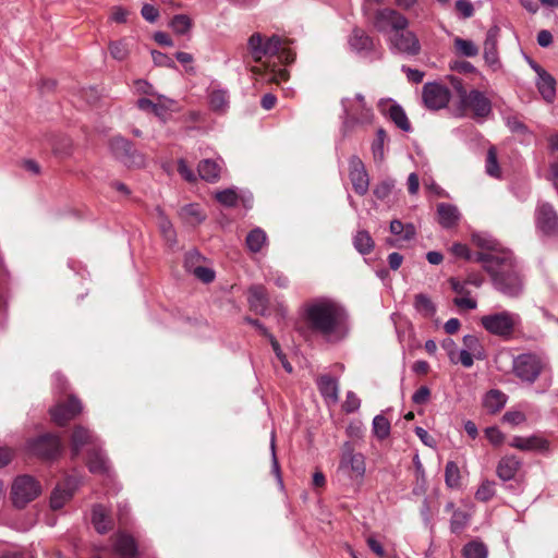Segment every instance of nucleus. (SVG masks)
<instances>
[{
    "instance_id": "obj_1",
    "label": "nucleus",
    "mask_w": 558,
    "mask_h": 558,
    "mask_svg": "<svg viewBox=\"0 0 558 558\" xmlns=\"http://www.w3.org/2000/svg\"><path fill=\"white\" fill-rule=\"evenodd\" d=\"M306 319L311 329L329 342H338L349 333L348 314L336 301L318 299L307 305Z\"/></svg>"
},
{
    "instance_id": "obj_33",
    "label": "nucleus",
    "mask_w": 558,
    "mask_h": 558,
    "mask_svg": "<svg viewBox=\"0 0 558 558\" xmlns=\"http://www.w3.org/2000/svg\"><path fill=\"white\" fill-rule=\"evenodd\" d=\"M555 85H556L555 80L550 74H548L546 71H542L539 73L538 81H537V88H538L541 95L543 96V98L548 102L553 101V99L555 97V94H556Z\"/></svg>"
},
{
    "instance_id": "obj_17",
    "label": "nucleus",
    "mask_w": 558,
    "mask_h": 558,
    "mask_svg": "<svg viewBox=\"0 0 558 558\" xmlns=\"http://www.w3.org/2000/svg\"><path fill=\"white\" fill-rule=\"evenodd\" d=\"M349 178L356 194L365 195L369 187V178L363 161L357 156L349 159Z\"/></svg>"
},
{
    "instance_id": "obj_62",
    "label": "nucleus",
    "mask_w": 558,
    "mask_h": 558,
    "mask_svg": "<svg viewBox=\"0 0 558 558\" xmlns=\"http://www.w3.org/2000/svg\"><path fill=\"white\" fill-rule=\"evenodd\" d=\"M456 9L464 19L471 17L474 13L473 4L469 0H458L456 2Z\"/></svg>"
},
{
    "instance_id": "obj_34",
    "label": "nucleus",
    "mask_w": 558,
    "mask_h": 558,
    "mask_svg": "<svg viewBox=\"0 0 558 558\" xmlns=\"http://www.w3.org/2000/svg\"><path fill=\"white\" fill-rule=\"evenodd\" d=\"M506 402V395L496 389L489 390L484 398V407L490 413H495L501 410Z\"/></svg>"
},
{
    "instance_id": "obj_52",
    "label": "nucleus",
    "mask_w": 558,
    "mask_h": 558,
    "mask_svg": "<svg viewBox=\"0 0 558 558\" xmlns=\"http://www.w3.org/2000/svg\"><path fill=\"white\" fill-rule=\"evenodd\" d=\"M495 484L490 481H485L481 484L475 493V497L481 501H488L495 494Z\"/></svg>"
},
{
    "instance_id": "obj_25",
    "label": "nucleus",
    "mask_w": 558,
    "mask_h": 558,
    "mask_svg": "<svg viewBox=\"0 0 558 558\" xmlns=\"http://www.w3.org/2000/svg\"><path fill=\"white\" fill-rule=\"evenodd\" d=\"M248 303L256 314L264 315L267 310L268 299L263 286H252L248 290Z\"/></svg>"
},
{
    "instance_id": "obj_58",
    "label": "nucleus",
    "mask_w": 558,
    "mask_h": 558,
    "mask_svg": "<svg viewBox=\"0 0 558 558\" xmlns=\"http://www.w3.org/2000/svg\"><path fill=\"white\" fill-rule=\"evenodd\" d=\"M453 303L456 306L463 310H475L477 306V302L470 298V295L457 296L453 299Z\"/></svg>"
},
{
    "instance_id": "obj_42",
    "label": "nucleus",
    "mask_w": 558,
    "mask_h": 558,
    "mask_svg": "<svg viewBox=\"0 0 558 558\" xmlns=\"http://www.w3.org/2000/svg\"><path fill=\"white\" fill-rule=\"evenodd\" d=\"M453 43L457 52L463 57L473 58L480 52L477 45L472 40L457 37Z\"/></svg>"
},
{
    "instance_id": "obj_50",
    "label": "nucleus",
    "mask_w": 558,
    "mask_h": 558,
    "mask_svg": "<svg viewBox=\"0 0 558 558\" xmlns=\"http://www.w3.org/2000/svg\"><path fill=\"white\" fill-rule=\"evenodd\" d=\"M486 172L488 175L498 178L500 174L498 161H497V154L496 149L494 147H490L487 151V158H486Z\"/></svg>"
},
{
    "instance_id": "obj_32",
    "label": "nucleus",
    "mask_w": 558,
    "mask_h": 558,
    "mask_svg": "<svg viewBox=\"0 0 558 558\" xmlns=\"http://www.w3.org/2000/svg\"><path fill=\"white\" fill-rule=\"evenodd\" d=\"M197 170L203 180L215 182L220 177L221 166L215 160L205 159L199 162Z\"/></svg>"
},
{
    "instance_id": "obj_6",
    "label": "nucleus",
    "mask_w": 558,
    "mask_h": 558,
    "mask_svg": "<svg viewBox=\"0 0 558 558\" xmlns=\"http://www.w3.org/2000/svg\"><path fill=\"white\" fill-rule=\"evenodd\" d=\"M281 49V38L277 35L265 37L260 33H254L247 40L248 54L255 62L276 56Z\"/></svg>"
},
{
    "instance_id": "obj_47",
    "label": "nucleus",
    "mask_w": 558,
    "mask_h": 558,
    "mask_svg": "<svg viewBox=\"0 0 558 558\" xmlns=\"http://www.w3.org/2000/svg\"><path fill=\"white\" fill-rule=\"evenodd\" d=\"M463 554L465 558H486L487 549L480 542H471L464 546Z\"/></svg>"
},
{
    "instance_id": "obj_37",
    "label": "nucleus",
    "mask_w": 558,
    "mask_h": 558,
    "mask_svg": "<svg viewBox=\"0 0 558 558\" xmlns=\"http://www.w3.org/2000/svg\"><path fill=\"white\" fill-rule=\"evenodd\" d=\"M267 242V235L260 228L253 229L246 236V245L253 253L259 252Z\"/></svg>"
},
{
    "instance_id": "obj_35",
    "label": "nucleus",
    "mask_w": 558,
    "mask_h": 558,
    "mask_svg": "<svg viewBox=\"0 0 558 558\" xmlns=\"http://www.w3.org/2000/svg\"><path fill=\"white\" fill-rule=\"evenodd\" d=\"M354 248L362 255L369 254L375 246L371 234L365 230H360L353 236Z\"/></svg>"
},
{
    "instance_id": "obj_16",
    "label": "nucleus",
    "mask_w": 558,
    "mask_h": 558,
    "mask_svg": "<svg viewBox=\"0 0 558 558\" xmlns=\"http://www.w3.org/2000/svg\"><path fill=\"white\" fill-rule=\"evenodd\" d=\"M82 410L81 401L76 397L71 396L66 402H59L51 408L50 414L53 422L62 426L73 420Z\"/></svg>"
},
{
    "instance_id": "obj_20",
    "label": "nucleus",
    "mask_w": 558,
    "mask_h": 558,
    "mask_svg": "<svg viewBox=\"0 0 558 558\" xmlns=\"http://www.w3.org/2000/svg\"><path fill=\"white\" fill-rule=\"evenodd\" d=\"M112 547L113 553L120 558H134L137 551L134 538L124 532H118L112 537Z\"/></svg>"
},
{
    "instance_id": "obj_12",
    "label": "nucleus",
    "mask_w": 558,
    "mask_h": 558,
    "mask_svg": "<svg viewBox=\"0 0 558 558\" xmlns=\"http://www.w3.org/2000/svg\"><path fill=\"white\" fill-rule=\"evenodd\" d=\"M339 471L348 473L350 477L362 478L365 474V459L362 453L354 452L350 442H345L341 449Z\"/></svg>"
},
{
    "instance_id": "obj_49",
    "label": "nucleus",
    "mask_w": 558,
    "mask_h": 558,
    "mask_svg": "<svg viewBox=\"0 0 558 558\" xmlns=\"http://www.w3.org/2000/svg\"><path fill=\"white\" fill-rule=\"evenodd\" d=\"M393 187V180H384L374 186L373 193L377 199L386 201L392 193Z\"/></svg>"
},
{
    "instance_id": "obj_46",
    "label": "nucleus",
    "mask_w": 558,
    "mask_h": 558,
    "mask_svg": "<svg viewBox=\"0 0 558 558\" xmlns=\"http://www.w3.org/2000/svg\"><path fill=\"white\" fill-rule=\"evenodd\" d=\"M460 470L457 463L453 461H449L446 464L445 469V482L446 484L451 487H458L460 485Z\"/></svg>"
},
{
    "instance_id": "obj_57",
    "label": "nucleus",
    "mask_w": 558,
    "mask_h": 558,
    "mask_svg": "<svg viewBox=\"0 0 558 558\" xmlns=\"http://www.w3.org/2000/svg\"><path fill=\"white\" fill-rule=\"evenodd\" d=\"M463 344L465 350H470L474 355L480 354L481 344L476 336L466 335L463 337Z\"/></svg>"
},
{
    "instance_id": "obj_11",
    "label": "nucleus",
    "mask_w": 558,
    "mask_h": 558,
    "mask_svg": "<svg viewBox=\"0 0 558 558\" xmlns=\"http://www.w3.org/2000/svg\"><path fill=\"white\" fill-rule=\"evenodd\" d=\"M27 450L41 459H54L62 451L61 439L52 434H45L27 442Z\"/></svg>"
},
{
    "instance_id": "obj_36",
    "label": "nucleus",
    "mask_w": 558,
    "mask_h": 558,
    "mask_svg": "<svg viewBox=\"0 0 558 558\" xmlns=\"http://www.w3.org/2000/svg\"><path fill=\"white\" fill-rule=\"evenodd\" d=\"M179 215L185 222L191 225H198L205 219V215L197 204L185 205L181 208Z\"/></svg>"
},
{
    "instance_id": "obj_21",
    "label": "nucleus",
    "mask_w": 558,
    "mask_h": 558,
    "mask_svg": "<svg viewBox=\"0 0 558 558\" xmlns=\"http://www.w3.org/2000/svg\"><path fill=\"white\" fill-rule=\"evenodd\" d=\"M499 34H500V28L497 25L492 26L486 33L483 56H484L486 63L490 66H495L499 62L498 50H497Z\"/></svg>"
},
{
    "instance_id": "obj_48",
    "label": "nucleus",
    "mask_w": 558,
    "mask_h": 558,
    "mask_svg": "<svg viewBox=\"0 0 558 558\" xmlns=\"http://www.w3.org/2000/svg\"><path fill=\"white\" fill-rule=\"evenodd\" d=\"M216 199L223 206L233 207L239 202V194L234 189H226L216 193Z\"/></svg>"
},
{
    "instance_id": "obj_54",
    "label": "nucleus",
    "mask_w": 558,
    "mask_h": 558,
    "mask_svg": "<svg viewBox=\"0 0 558 558\" xmlns=\"http://www.w3.org/2000/svg\"><path fill=\"white\" fill-rule=\"evenodd\" d=\"M193 275L204 283H209L215 279V271L211 268L204 266L203 264L194 269Z\"/></svg>"
},
{
    "instance_id": "obj_64",
    "label": "nucleus",
    "mask_w": 558,
    "mask_h": 558,
    "mask_svg": "<svg viewBox=\"0 0 558 558\" xmlns=\"http://www.w3.org/2000/svg\"><path fill=\"white\" fill-rule=\"evenodd\" d=\"M430 390L426 386L420 387L412 396V401L416 404H424L428 401Z\"/></svg>"
},
{
    "instance_id": "obj_59",
    "label": "nucleus",
    "mask_w": 558,
    "mask_h": 558,
    "mask_svg": "<svg viewBox=\"0 0 558 558\" xmlns=\"http://www.w3.org/2000/svg\"><path fill=\"white\" fill-rule=\"evenodd\" d=\"M449 283L451 289L458 294V296L470 295L471 292L468 289V282L465 280L460 281L456 278H450Z\"/></svg>"
},
{
    "instance_id": "obj_56",
    "label": "nucleus",
    "mask_w": 558,
    "mask_h": 558,
    "mask_svg": "<svg viewBox=\"0 0 558 558\" xmlns=\"http://www.w3.org/2000/svg\"><path fill=\"white\" fill-rule=\"evenodd\" d=\"M360 405H361V401L357 398V396L354 392L349 391L347 393V398L343 403V410L347 413H352V412H355L356 410H359Z\"/></svg>"
},
{
    "instance_id": "obj_5",
    "label": "nucleus",
    "mask_w": 558,
    "mask_h": 558,
    "mask_svg": "<svg viewBox=\"0 0 558 558\" xmlns=\"http://www.w3.org/2000/svg\"><path fill=\"white\" fill-rule=\"evenodd\" d=\"M40 493L41 485L31 475H19L12 483V501L17 508H24L28 502L36 499Z\"/></svg>"
},
{
    "instance_id": "obj_40",
    "label": "nucleus",
    "mask_w": 558,
    "mask_h": 558,
    "mask_svg": "<svg viewBox=\"0 0 558 558\" xmlns=\"http://www.w3.org/2000/svg\"><path fill=\"white\" fill-rule=\"evenodd\" d=\"M415 310L424 317L430 318L436 313V307L432 300L425 294H416L414 300Z\"/></svg>"
},
{
    "instance_id": "obj_18",
    "label": "nucleus",
    "mask_w": 558,
    "mask_h": 558,
    "mask_svg": "<svg viewBox=\"0 0 558 558\" xmlns=\"http://www.w3.org/2000/svg\"><path fill=\"white\" fill-rule=\"evenodd\" d=\"M80 482L74 476L66 477L63 482L59 483L50 496V507L53 510L61 509L74 495Z\"/></svg>"
},
{
    "instance_id": "obj_24",
    "label": "nucleus",
    "mask_w": 558,
    "mask_h": 558,
    "mask_svg": "<svg viewBox=\"0 0 558 558\" xmlns=\"http://www.w3.org/2000/svg\"><path fill=\"white\" fill-rule=\"evenodd\" d=\"M92 523L99 534H105L113 527V521L108 514L106 508L101 505H96L92 510Z\"/></svg>"
},
{
    "instance_id": "obj_61",
    "label": "nucleus",
    "mask_w": 558,
    "mask_h": 558,
    "mask_svg": "<svg viewBox=\"0 0 558 558\" xmlns=\"http://www.w3.org/2000/svg\"><path fill=\"white\" fill-rule=\"evenodd\" d=\"M504 422L511 425H519L525 422V415L520 411H508L504 414Z\"/></svg>"
},
{
    "instance_id": "obj_43",
    "label": "nucleus",
    "mask_w": 558,
    "mask_h": 558,
    "mask_svg": "<svg viewBox=\"0 0 558 558\" xmlns=\"http://www.w3.org/2000/svg\"><path fill=\"white\" fill-rule=\"evenodd\" d=\"M389 117L396 123V125L402 131H410L411 125L404 110L396 104L390 105Z\"/></svg>"
},
{
    "instance_id": "obj_19",
    "label": "nucleus",
    "mask_w": 558,
    "mask_h": 558,
    "mask_svg": "<svg viewBox=\"0 0 558 558\" xmlns=\"http://www.w3.org/2000/svg\"><path fill=\"white\" fill-rule=\"evenodd\" d=\"M509 446L522 451H536L546 453L549 451L550 444L549 441L538 435H532L529 437L514 436Z\"/></svg>"
},
{
    "instance_id": "obj_26",
    "label": "nucleus",
    "mask_w": 558,
    "mask_h": 558,
    "mask_svg": "<svg viewBox=\"0 0 558 558\" xmlns=\"http://www.w3.org/2000/svg\"><path fill=\"white\" fill-rule=\"evenodd\" d=\"M95 437L90 430L83 426H76L71 436V450L73 456H77L85 445L94 444Z\"/></svg>"
},
{
    "instance_id": "obj_44",
    "label": "nucleus",
    "mask_w": 558,
    "mask_h": 558,
    "mask_svg": "<svg viewBox=\"0 0 558 558\" xmlns=\"http://www.w3.org/2000/svg\"><path fill=\"white\" fill-rule=\"evenodd\" d=\"M373 433L380 440L389 436L390 423L384 415L379 414L373 418Z\"/></svg>"
},
{
    "instance_id": "obj_41",
    "label": "nucleus",
    "mask_w": 558,
    "mask_h": 558,
    "mask_svg": "<svg viewBox=\"0 0 558 558\" xmlns=\"http://www.w3.org/2000/svg\"><path fill=\"white\" fill-rule=\"evenodd\" d=\"M387 141V134L384 129H378L376 137L372 143V153L376 162H381L385 159V143Z\"/></svg>"
},
{
    "instance_id": "obj_63",
    "label": "nucleus",
    "mask_w": 558,
    "mask_h": 558,
    "mask_svg": "<svg viewBox=\"0 0 558 558\" xmlns=\"http://www.w3.org/2000/svg\"><path fill=\"white\" fill-rule=\"evenodd\" d=\"M485 435L489 442L495 446L500 445L504 441V434L497 427H487Z\"/></svg>"
},
{
    "instance_id": "obj_7",
    "label": "nucleus",
    "mask_w": 558,
    "mask_h": 558,
    "mask_svg": "<svg viewBox=\"0 0 558 558\" xmlns=\"http://www.w3.org/2000/svg\"><path fill=\"white\" fill-rule=\"evenodd\" d=\"M545 363L542 357L532 353H523L513 359L512 369L522 381L532 384L542 373Z\"/></svg>"
},
{
    "instance_id": "obj_51",
    "label": "nucleus",
    "mask_w": 558,
    "mask_h": 558,
    "mask_svg": "<svg viewBox=\"0 0 558 558\" xmlns=\"http://www.w3.org/2000/svg\"><path fill=\"white\" fill-rule=\"evenodd\" d=\"M204 263V257L197 251H191L185 254L184 268L186 271L193 274L197 266Z\"/></svg>"
},
{
    "instance_id": "obj_13",
    "label": "nucleus",
    "mask_w": 558,
    "mask_h": 558,
    "mask_svg": "<svg viewBox=\"0 0 558 558\" xmlns=\"http://www.w3.org/2000/svg\"><path fill=\"white\" fill-rule=\"evenodd\" d=\"M422 98L426 108L439 110L448 105L450 90L442 84L429 82L423 86Z\"/></svg>"
},
{
    "instance_id": "obj_45",
    "label": "nucleus",
    "mask_w": 558,
    "mask_h": 558,
    "mask_svg": "<svg viewBox=\"0 0 558 558\" xmlns=\"http://www.w3.org/2000/svg\"><path fill=\"white\" fill-rule=\"evenodd\" d=\"M169 25L175 34L184 35L191 29L192 21L185 14H178L172 17Z\"/></svg>"
},
{
    "instance_id": "obj_22",
    "label": "nucleus",
    "mask_w": 558,
    "mask_h": 558,
    "mask_svg": "<svg viewBox=\"0 0 558 558\" xmlns=\"http://www.w3.org/2000/svg\"><path fill=\"white\" fill-rule=\"evenodd\" d=\"M208 101L210 109L217 113H226L230 106L229 92L218 86L208 89Z\"/></svg>"
},
{
    "instance_id": "obj_38",
    "label": "nucleus",
    "mask_w": 558,
    "mask_h": 558,
    "mask_svg": "<svg viewBox=\"0 0 558 558\" xmlns=\"http://www.w3.org/2000/svg\"><path fill=\"white\" fill-rule=\"evenodd\" d=\"M472 240L476 246L487 250L488 252L486 254H496V253L506 252L505 250H498L497 242L487 234H482V233L473 234ZM480 254L481 253H478L477 255H480ZM477 258H478V256H476V259Z\"/></svg>"
},
{
    "instance_id": "obj_31",
    "label": "nucleus",
    "mask_w": 558,
    "mask_h": 558,
    "mask_svg": "<svg viewBox=\"0 0 558 558\" xmlns=\"http://www.w3.org/2000/svg\"><path fill=\"white\" fill-rule=\"evenodd\" d=\"M318 389L322 396L332 402L336 403L338 401V383L336 379L328 375H324L317 380Z\"/></svg>"
},
{
    "instance_id": "obj_28",
    "label": "nucleus",
    "mask_w": 558,
    "mask_h": 558,
    "mask_svg": "<svg viewBox=\"0 0 558 558\" xmlns=\"http://www.w3.org/2000/svg\"><path fill=\"white\" fill-rule=\"evenodd\" d=\"M156 215L158 228L163 239L167 241L169 246H174L177 244V232L171 221L168 219V217L165 215L163 210L160 207L156 208Z\"/></svg>"
},
{
    "instance_id": "obj_15",
    "label": "nucleus",
    "mask_w": 558,
    "mask_h": 558,
    "mask_svg": "<svg viewBox=\"0 0 558 558\" xmlns=\"http://www.w3.org/2000/svg\"><path fill=\"white\" fill-rule=\"evenodd\" d=\"M461 102L471 109L476 118H486L492 112V101L477 89L469 93L461 89Z\"/></svg>"
},
{
    "instance_id": "obj_55",
    "label": "nucleus",
    "mask_w": 558,
    "mask_h": 558,
    "mask_svg": "<svg viewBox=\"0 0 558 558\" xmlns=\"http://www.w3.org/2000/svg\"><path fill=\"white\" fill-rule=\"evenodd\" d=\"M151 58L156 65L175 69L174 61L166 53L154 50L151 51Z\"/></svg>"
},
{
    "instance_id": "obj_4",
    "label": "nucleus",
    "mask_w": 558,
    "mask_h": 558,
    "mask_svg": "<svg viewBox=\"0 0 558 558\" xmlns=\"http://www.w3.org/2000/svg\"><path fill=\"white\" fill-rule=\"evenodd\" d=\"M520 316L512 312H498L481 317L483 328L494 336L508 339L520 324Z\"/></svg>"
},
{
    "instance_id": "obj_3",
    "label": "nucleus",
    "mask_w": 558,
    "mask_h": 558,
    "mask_svg": "<svg viewBox=\"0 0 558 558\" xmlns=\"http://www.w3.org/2000/svg\"><path fill=\"white\" fill-rule=\"evenodd\" d=\"M341 105L344 113L343 126L345 129L356 124H369L373 122V109L366 104L362 94L343 98Z\"/></svg>"
},
{
    "instance_id": "obj_53",
    "label": "nucleus",
    "mask_w": 558,
    "mask_h": 558,
    "mask_svg": "<svg viewBox=\"0 0 558 558\" xmlns=\"http://www.w3.org/2000/svg\"><path fill=\"white\" fill-rule=\"evenodd\" d=\"M469 517L464 511L457 510L453 512L450 521V527L453 533L461 531L468 523Z\"/></svg>"
},
{
    "instance_id": "obj_14",
    "label": "nucleus",
    "mask_w": 558,
    "mask_h": 558,
    "mask_svg": "<svg viewBox=\"0 0 558 558\" xmlns=\"http://www.w3.org/2000/svg\"><path fill=\"white\" fill-rule=\"evenodd\" d=\"M536 229L545 235L553 236L558 233V215L548 203H538L535 209Z\"/></svg>"
},
{
    "instance_id": "obj_29",
    "label": "nucleus",
    "mask_w": 558,
    "mask_h": 558,
    "mask_svg": "<svg viewBox=\"0 0 558 558\" xmlns=\"http://www.w3.org/2000/svg\"><path fill=\"white\" fill-rule=\"evenodd\" d=\"M87 464L92 473L107 474L109 472L108 459L100 449L89 450Z\"/></svg>"
},
{
    "instance_id": "obj_9",
    "label": "nucleus",
    "mask_w": 558,
    "mask_h": 558,
    "mask_svg": "<svg viewBox=\"0 0 558 558\" xmlns=\"http://www.w3.org/2000/svg\"><path fill=\"white\" fill-rule=\"evenodd\" d=\"M110 150L113 156L128 167H142L145 165V157L133 148L132 143L122 137L114 136L110 141Z\"/></svg>"
},
{
    "instance_id": "obj_23",
    "label": "nucleus",
    "mask_w": 558,
    "mask_h": 558,
    "mask_svg": "<svg viewBox=\"0 0 558 558\" xmlns=\"http://www.w3.org/2000/svg\"><path fill=\"white\" fill-rule=\"evenodd\" d=\"M521 460L515 456H505L500 459L497 465V475L502 481H510L514 478L517 472L521 468Z\"/></svg>"
},
{
    "instance_id": "obj_60",
    "label": "nucleus",
    "mask_w": 558,
    "mask_h": 558,
    "mask_svg": "<svg viewBox=\"0 0 558 558\" xmlns=\"http://www.w3.org/2000/svg\"><path fill=\"white\" fill-rule=\"evenodd\" d=\"M178 172L187 182H194L196 180L195 173L183 159H180L178 162Z\"/></svg>"
},
{
    "instance_id": "obj_2",
    "label": "nucleus",
    "mask_w": 558,
    "mask_h": 558,
    "mask_svg": "<svg viewBox=\"0 0 558 558\" xmlns=\"http://www.w3.org/2000/svg\"><path fill=\"white\" fill-rule=\"evenodd\" d=\"M477 262L483 264L499 292L508 296H518L522 292V279L511 252L480 254Z\"/></svg>"
},
{
    "instance_id": "obj_27",
    "label": "nucleus",
    "mask_w": 558,
    "mask_h": 558,
    "mask_svg": "<svg viewBox=\"0 0 558 558\" xmlns=\"http://www.w3.org/2000/svg\"><path fill=\"white\" fill-rule=\"evenodd\" d=\"M437 214L439 223L444 228H451L457 225L460 219V213L458 208L452 204L440 203L437 206Z\"/></svg>"
},
{
    "instance_id": "obj_39",
    "label": "nucleus",
    "mask_w": 558,
    "mask_h": 558,
    "mask_svg": "<svg viewBox=\"0 0 558 558\" xmlns=\"http://www.w3.org/2000/svg\"><path fill=\"white\" fill-rule=\"evenodd\" d=\"M110 56L118 61H123L130 53V43L126 38L109 43Z\"/></svg>"
},
{
    "instance_id": "obj_10",
    "label": "nucleus",
    "mask_w": 558,
    "mask_h": 558,
    "mask_svg": "<svg viewBox=\"0 0 558 558\" xmlns=\"http://www.w3.org/2000/svg\"><path fill=\"white\" fill-rule=\"evenodd\" d=\"M373 24L380 33L385 34L390 32L393 34L397 31L407 28L409 26V20L397 10L384 8L376 11Z\"/></svg>"
},
{
    "instance_id": "obj_8",
    "label": "nucleus",
    "mask_w": 558,
    "mask_h": 558,
    "mask_svg": "<svg viewBox=\"0 0 558 558\" xmlns=\"http://www.w3.org/2000/svg\"><path fill=\"white\" fill-rule=\"evenodd\" d=\"M388 46L392 53L415 57L421 52V43L416 34L402 28L388 37Z\"/></svg>"
},
{
    "instance_id": "obj_30",
    "label": "nucleus",
    "mask_w": 558,
    "mask_h": 558,
    "mask_svg": "<svg viewBox=\"0 0 558 558\" xmlns=\"http://www.w3.org/2000/svg\"><path fill=\"white\" fill-rule=\"evenodd\" d=\"M350 47L357 52H369L373 49V39L360 28H355L349 39Z\"/></svg>"
}]
</instances>
